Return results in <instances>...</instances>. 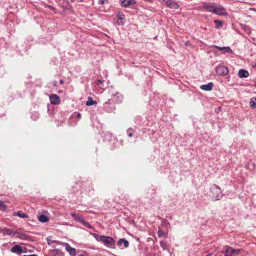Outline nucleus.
<instances>
[{"label": "nucleus", "mask_w": 256, "mask_h": 256, "mask_svg": "<svg viewBox=\"0 0 256 256\" xmlns=\"http://www.w3.org/2000/svg\"><path fill=\"white\" fill-rule=\"evenodd\" d=\"M95 238L98 241L102 242L108 248H113L115 246V240L112 237L95 234Z\"/></svg>", "instance_id": "1"}, {"label": "nucleus", "mask_w": 256, "mask_h": 256, "mask_svg": "<svg viewBox=\"0 0 256 256\" xmlns=\"http://www.w3.org/2000/svg\"><path fill=\"white\" fill-rule=\"evenodd\" d=\"M211 196L216 200H219L223 197L222 192L219 186L214 184L210 188Z\"/></svg>", "instance_id": "2"}, {"label": "nucleus", "mask_w": 256, "mask_h": 256, "mask_svg": "<svg viewBox=\"0 0 256 256\" xmlns=\"http://www.w3.org/2000/svg\"><path fill=\"white\" fill-rule=\"evenodd\" d=\"M159 1L161 4L171 9L177 10L180 8L178 4L176 2H172L171 0H159Z\"/></svg>", "instance_id": "3"}, {"label": "nucleus", "mask_w": 256, "mask_h": 256, "mask_svg": "<svg viewBox=\"0 0 256 256\" xmlns=\"http://www.w3.org/2000/svg\"><path fill=\"white\" fill-rule=\"evenodd\" d=\"M214 14L220 16H227L228 15L226 10L224 7L217 4Z\"/></svg>", "instance_id": "4"}, {"label": "nucleus", "mask_w": 256, "mask_h": 256, "mask_svg": "<svg viewBox=\"0 0 256 256\" xmlns=\"http://www.w3.org/2000/svg\"><path fill=\"white\" fill-rule=\"evenodd\" d=\"M225 256H232L233 254L238 255L240 253V250L234 249L229 246H226Z\"/></svg>", "instance_id": "5"}, {"label": "nucleus", "mask_w": 256, "mask_h": 256, "mask_svg": "<svg viewBox=\"0 0 256 256\" xmlns=\"http://www.w3.org/2000/svg\"><path fill=\"white\" fill-rule=\"evenodd\" d=\"M216 72L220 76H226L228 73V70L226 66H220L217 67Z\"/></svg>", "instance_id": "6"}, {"label": "nucleus", "mask_w": 256, "mask_h": 256, "mask_svg": "<svg viewBox=\"0 0 256 256\" xmlns=\"http://www.w3.org/2000/svg\"><path fill=\"white\" fill-rule=\"evenodd\" d=\"M50 102L53 105H59L61 102V100L59 96L57 94H52L50 96Z\"/></svg>", "instance_id": "7"}, {"label": "nucleus", "mask_w": 256, "mask_h": 256, "mask_svg": "<svg viewBox=\"0 0 256 256\" xmlns=\"http://www.w3.org/2000/svg\"><path fill=\"white\" fill-rule=\"evenodd\" d=\"M216 4L214 3H204V8L208 12L214 13Z\"/></svg>", "instance_id": "8"}, {"label": "nucleus", "mask_w": 256, "mask_h": 256, "mask_svg": "<svg viewBox=\"0 0 256 256\" xmlns=\"http://www.w3.org/2000/svg\"><path fill=\"white\" fill-rule=\"evenodd\" d=\"M66 249L71 256H76V250L75 248L71 247L68 244H64Z\"/></svg>", "instance_id": "9"}, {"label": "nucleus", "mask_w": 256, "mask_h": 256, "mask_svg": "<svg viewBox=\"0 0 256 256\" xmlns=\"http://www.w3.org/2000/svg\"><path fill=\"white\" fill-rule=\"evenodd\" d=\"M120 2L123 7H128L136 3L134 0H121Z\"/></svg>", "instance_id": "10"}, {"label": "nucleus", "mask_w": 256, "mask_h": 256, "mask_svg": "<svg viewBox=\"0 0 256 256\" xmlns=\"http://www.w3.org/2000/svg\"><path fill=\"white\" fill-rule=\"evenodd\" d=\"M214 48L219 50L220 51H222L224 54L226 53H232V52L231 48L230 47H219L216 46H214Z\"/></svg>", "instance_id": "11"}, {"label": "nucleus", "mask_w": 256, "mask_h": 256, "mask_svg": "<svg viewBox=\"0 0 256 256\" xmlns=\"http://www.w3.org/2000/svg\"><path fill=\"white\" fill-rule=\"evenodd\" d=\"M250 76L249 72L244 70L242 69L239 70L238 76L240 78H247Z\"/></svg>", "instance_id": "12"}, {"label": "nucleus", "mask_w": 256, "mask_h": 256, "mask_svg": "<svg viewBox=\"0 0 256 256\" xmlns=\"http://www.w3.org/2000/svg\"><path fill=\"white\" fill-rule=\"evenodd\" d=\"M11 251L13 253H16L18 254H22V253L24 252V251L22 250V246H20L18 245H16V246H14L12 248Z\"/></svg>", "instance_id": "13"}, {"label": "nucleus", "mask_w": 256, "mask_h": 256, "mask_svg": "<svg viewBox=\"0 0 256 256\" xmlns=\"http://www.w3.org/2000/svg\"><path fill=\"white\" fill-rule=\"evenodd\" d=\"M213 84L210 82L208 84H204L201 86L200 88L202 90L205 91H210L212 89Z\"/></svg>", "instance_id": "14"}, {"label": "nucleus", "mask_w": 256, "mask_h": 256, "mask_svg": "<svg viewBox=\"0 0 256 256\" xmlns=\"http://www.w3.org/2000/svg\"><path fill=\"white\" fill-rule=\"evenodd\" d=\"M118 17L120 22H118V25H123L124 24V20H125L124 15L121 12H120L118 14Z\"/></svg>", "instance_id": "15"}, {"label": "nucleus", "mask_w": 256, "mask_h": 256, "mask_svg": "<svg viewBox=\"0 0 256 256\" xmlns=\"http://www.w3.org/2000/svg\"><path fill=\"white\" fill-rule=\"evenodd\" d=\"M122 244L124 245L125 248H127L129 246V242L125 239H120L118 242V245L120 246H122Z\"/></svg>", "instance_id": "16"}, {"label": "nucleus", "mask_w": 256, "mask_h": 256, "mask_svg": "<svg viewBox=\"0 0 256 256\" xmlns=\"http://www.w3.org/2000/svg\"><path fill=\"white\" fill-rule=\"evenodd\" d=\"M71 216H72V218L74 219L75 220L78 222L80 223H81V222L84 220L82 216L81 215L76 214L74 213H72Z\"/></svg>", "instance_id": "17"}, {"label": "nucleus", "mask_w": 256, "mask_h": 256, "mask_svg": "<svg viewBox=\"0 0 256 256\" xmlns=\"http://www.w3.org/2000/svg\"><path fill=\"white\" fill-rule=\"evenodd\" d=\"M14 216H18L20 218H28V216L24 213H22L20 212H15L13 214Z\"/></svg>", "instance_id": "18"}, {"label": "nucleus", "mask_w": 256, "mask_h": 256, "mask_svg": "<svg viewBox=\"0 0 256 256\" xmlns=\"http://www.w3.org/2000/svg\"><path fill=\"white\" fill-rule=\"evenodd\" d=\"M214 22L216 24V29H220L222 28L224 24L222 21L219 20H214Z\"/></svg>", "instance_id": "19"}, {"label": "nucleus", "mask_w": 256, "mask_h": 256, "mask_svg": "<svg viewBox=\"0 0 256 256\" xmlns=\"http://www.w3.org/2000/svg\"><path fill=\"white\" fill-rule=\"evenodd\" d=\"M97 104V102L96 101H94L92 98L90 97L88 98V100L86 102V105L87 106H92L94 105H96Z\"/></svg>", "instance_id": "20"}, {"label": "nucleus", "mask_w": 256, "mask_h": 256, "mask_svg": "<svg viewBox=\"0 0 256 256\" xmlns=\"http://www.w3.org/2000/svg\"><path fill=\"white\" fill-rule=\"evenodd\" d=\"M38 220L41 222L45 223V222H48V218L45 215H41L38 218Z\"/></svg>", "instance_id": "21"}, {"label": "nucleus", "mask_w": 256, "mask_h": 256, "mask_svg": "<svg viewBox=\"0 0 256 256\" xmlns=\"http://www.w3.org/2000/svg\"><path fill=\"white\" fill-rule=\"evenodd\" d=\"M250 106L252 108H256V98H252L250 99Z\"/></svg>", "instance_id": "22"}, {"label": "nucleus", "mask_w": 256, "mask_h": 256, "mask_svg": "<svg viewBox=\"0 0 256 256\" xmlns=\"http://www.w3.org/2000/svg\"><path fill=\"white\" fill-rule=\"evenodd\" d=\"M4 234L8 235H12L13 234H16V232H14L12 230L4 228L3 230Z\"/></svg>", "instance_id": "23"}, {"label": "nucleus", "mask_w": 256, "mask_h": 256, "mask_svg": "<svg viewBox=\"0 0 256 256\" xmlns=\"http://www.w3.org/2000/svg\"><path fill=\"white\" fill-rule=\"evenodd\" d=\"M16 234H17V236L21 240H26L28 238V236L24 234L16 232Z\"/></svg>", "instance_id": "24"}, {"label": "nucleus", "mask_w": 256, "mask_h": 256, "mask_svg": "<svg viewBox=\"0 0 256 256\" xmlns=\"http://www.w3.org/2000/svg\"><path fill=\"white\" fill-rule=\"evenodd\" d=\"M6 208V206L4 202H0V210H4Z\"/></svg>", "instance_id": "25"}, {"label": "nucleus", "mask_w": 256, "mask_h": 256, "mask_svg": "<svg viewBox=\"0 0 256 256\" xmlns=\"http://www.w3.org/2000/svg\"><path fill=\"white\" fill-rule=\"evenodd\" d=\"M81 224H83L85 226H86L87 228H92L88 222L84 220H82V221L81 222Z\"/></svg>", "instance_id": "26"}, {"label": "nucleus", "mask_w": 256, "mask_h": 256, "mask_svg": "<svg viewBox=\"0 0 256 256\" xmlns=\"http://www.w3.org/2000/svg\"><path fill=\"white\" fill-rule=\"evenodd\" d=\"M81 224H83L85 226H86L87 228H92L88 222L84 220H82V221L81 222Z\"/></svg>", "instance_id": "27"}, {"label": "nucleus", "mask_w": 256, "mask_h": 256, "mask_svg": "<svg viewBox=\"0 0 256 256\" xmlns=\"http://www.w3.org/2000/svg\"><path fill=\"white\" fill-rule=\"evenodd\" d=\"M158 234L160 237H163L166 236L165 232H164L163 231L159 230L158 232Z\"/></svg>", "instance_id": "28"}, {"label": "nucleus", "mask_w": 256, "mask_h": 256, "mask_svg": "<svg viewBox=\"0 0 256 256\" xmlns=\"http://www.w3.org/2000/svg\"><path fill=\"white\" fill-rule=\"evenodd\" d=\"M128 136H129V137L131 138L132 136V130H128Z\"/></svg>", "instance_id": "29"}, {"label": "nucleus", "mask_w": 256, "mask_h": 256, "mask_svg": "<svg viewBox=\"0 0 256 256\" xmlns=\"http://www.w3.org/2000/svg\"><path fill=\"white\" fill-rule=\"evenodd\" d=\"M102 82H102V80H98V81L97 82H96V84L97 86H100V84H102Z\"/></svg>", "instance_id": "30"}, {"label": "nucleus", "mask_w": 256, "mask_h": 256, "mask_svg": "<svg viewBox=\"0 0 256 256\" xmlns=\"http://www.w3.org/2000/svg\"><path fill=\"white\" fill-rule=\"evenodd\" d=\"M58 84V82L56 81H54L53 82V85L54 86H56Z\"/></svg>", "instance_id": "31"}, {"label": "nucleus", "mask_w": 256, "mask_h": 256, "mask_svg": "<svg viewBox=\"0 0 256 256\" xmlns=\"http://www.w3.org/2000/svg\"><path fill=\"white\" fill-rule=\"evenodd\" d=\"M60 82L61 84H63L64 83V81L63 80H60Z\"/></svg>", "instance_id": "32"}, {"label": "nucleus", "mask_w": 256, "mask_h": 256, "mask_svg": "<svg viewBox=\"0 0 256 256\" xmlns=\"http://www.w3.org/2000/svg\"><path fill=\"white\" fill-rule=\"evenodd\" d=\"M77 116H78V118H81V115H80V114H78Z\"/></svg>", "instance_id": "33"}, {"label": "nucleus", "mask_w": 256, "mask_h": 256, "mask_svg": "<svg viewBox=\"0 0 256 256\" xmlns=\"http://www.w3.org/2000/svg\"><path fill=\"white\" fill-rule=\"evenodd\" d=\"M54 252H60V250H54Z\"/></svg>", "instance_id": "34"}, {"label": "nucleus", "mask_w": 256, "mask_h": 256, "mask_svg": "<svg viewBox=\"0 0 256 256\" xmlns=\"http://www.w3.org/2000/svg\"><path fill=\"white\" fill-rule=\"evenodd\" d=\"M38 256L35 255V254H32V255H30V256Z\"/></svg>", "instance_id": "35"}, {"label": "nucleus", "mask_w": 256, "mask_h": 256, "mask_svg": "<svg viewBox=\"0 0 256 256\" xmlns=\"http://www.w3.org/2000/svg\"><path fill=\"white\" fill-rule=\"evenodd\" d=\"M82 256V255H80V256Z\"/></svg>", "instance_id": "36"}]
</instances>
